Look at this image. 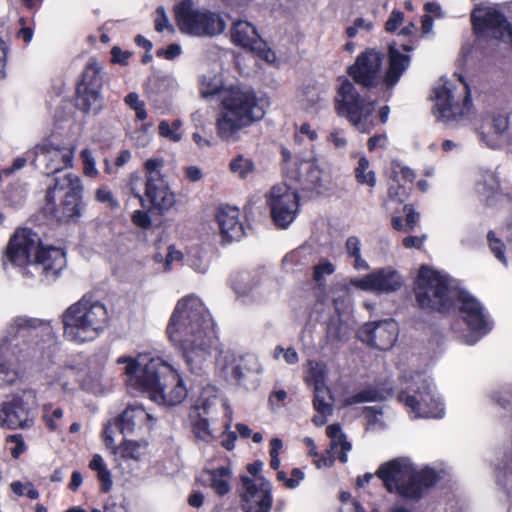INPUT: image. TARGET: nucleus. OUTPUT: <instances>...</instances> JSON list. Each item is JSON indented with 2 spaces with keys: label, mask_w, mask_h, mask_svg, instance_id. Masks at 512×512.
Here are the masks:
<instances>
[{
  "label": "nucleus",
  "mask_w": 512,
  "mask_h": 512,
  "mask_svg": "<svg viewBox=\"0 0 512 512\" xmlns=\"http://www.w3.org/2000/svg\"><path fill=\"white\" fill-rule=\"evenodd\" d=\"M298 187L287 183L274 185L266 194L274 223L280 228H287L296 218L299 210Z\"/></svg>",
  "instance_id": "dca6fc26"
},
{
  "label": "nucleus",
  "mask_w": 512,
  "mask_h": 512,
  "mask_svg": "<svg viewBox=\"0 0 512 512\" xmlns=\"http://www.w3.org/2000/svg\"><path fill=\"white\" fill-rule=\"evenodd\" d=\"M155 30L157 32H163L164 30L174 32V28L171 25L163 6H159L156 9Z\"/></svg>",
  "instance_id": "e2e57ef3"
},
{
  "label": "nucleus",
  "mask_w": 512,
  "mask_h": 512,
  "mask_svg": "<svg viewBox=\"0 0 512 512\" xmlns=\"http://www.w3.org/2000/svg\"><path fill=\"white\" fill-rule=\"evenodd\" d=\"M305 382L312 389L328 387L326 364L320 361L309 360L307 362Z\"/></svg>",
  "instance_id": "c9c22d12"
},
{
  "label": "nucleus",
  "mask_w": 512,
  "mask_h": 512,
  "mask_svg": "<svg viewBox=\"0 0 512 512\" xmlns=\"http://www.w3.org/2000/svg\"><path fill=\"white\" fill-rule=\"evenodd\" d=\"M127 187L130 193L140 201L142 207H145V198L142 194V179L138 173H132L129 176Z\"/></svg>",
  "instance_id": "5fc2aeb1"
},
{
  "label": "nucleus",
  "mask_w": 512,
  "mask_h": 512,
  "mask_svg": "<svg viewBox=\"0 0 512 512\" xmlns=\"http://www.w3.org/2000/svg\"><path fill=\"white\" fill-rule=\"evenodd\" d=\"M286 162L285 175L288 180H294L303 191L321 194L327 188L328 176L320 168L314 158L289 161V152L283 151Z\"/></svg>",
  "instance_id": "2eb2a0df"
},
{
  "label": "nucleus",
  "mask_w": 512,
  "mask_h": 512,
  "mask_svg": "<svg viewBox=\"0 0 512 512\" xmlns=\"http://www.w3.org/2000/svg\"><path fill=\"white\" fill-rule=\"evenodd\" d=\"M229 168L232 174L240 179H246L255 171V163L251 158L244 155H237L229 163Z\"/></svg>",
  "instance_id": "ea45409f"
},
{
  "label": "nucleus",
  "mask_w": 512,
  "mask_h": 512,
  "mask_svg": "<svg viewBox=\"0 0 512 512\" xmlns=\"http://www.w3.org/2000/svg\"><path fill=\"white\" fill-rule=\"evenodd\" d=\"M255 285V283L250 282L249 276L245 274L234 281L233 289L239 297H246L253 292Z\"/></svg>",
  "instance_id": "864d4df0"
},
{
  "label": "nucleus",
  "mask_w": 512,
  "mask_h": 512,
  "mask_svg": "<svg viewBox=\"0 0 512 512\" xmlns=\"http://www.w3.org/2000/svg\"><path fill=\"white\" fill-rule=\"evenodd\" d=\"M391 168L394 181H399L401 178L404 181L412 182L415 179V172L399 161H392Z\"/></svg>",
  "instance_id": "603ef678"
},
{
  "label": "nucleus",
  "mask_w": 512,
  "mask_h": 512,
  "mask_svg": "<svg viewBox=\"0 0 512 512\" xmlns=\"http://www.w3.org/2000/svg\"><path fill=\"white\" fill-rule=\"evenodd\" d=\"M475 193L488 206L495 205L502 197L512 199V188L500 185L496 172L484 170L475 183Z\"/></svg>",
  "instance_id": "bb28decb"
},
{
  "label": "nucleus",
  "mask_w": 512,
  "mask_h": 512,
  "mask_svg": "<svg viewBox=\"0 0 512 512\" xmlns=\"http://www.w3.org/2000/svg\"><path fill=\"white\" fill-rule=\"evenodd\" d=\"M30 393L11 395L0 402V426L6 429H24L33 424L28 400Z\"/></svg>",
  "instance_id": "aec40b11"
},
{
  "label": "nucleus",
  "mask_w": 512,
  "mask_h": 512,
  "mask_svg": "<svg viewBox=\"0 0 512 512\" xmlns=\"http://www.w3.org/2000/svg\"><path fill=\"white\" fill-rule=\"evenodd\" d=\"M35 153L45 164L47 174L59 176L63 169L73 166L75 146L68 143L46 140L36 146Z\"/></svg>",
  "instance_id": "6ab92c4d"
},
{
  "label": "nucleus",
  "mask_w": 512,
  "mask_h": 512,
  "mask_svg": "<svg viewBox=\"0 0 512 512\" xmlns=\"http://www.w3.org/2000/svg\"><path fill=\"white\" fill-rule=\"evenodd\" d=\"M416 301L420 308L439 312L458 309L459 317L467 326L468 332L461 340L476 344L493 328V322L482 304L470 293L461 289L456 280L447 274L422 266L414 287Z\"/></svg>",
  "instance_id": "f257e3e1"
},
{
  "label": "nucleus",
  "mask_w": 512,
  "mask_h": 512,
  "mask_svg": "<svg viewBox=\"0 0 512 512\" xmlns=\"http://www.w3.org/2000/svg\"><path fill=\"white\" fill-rule=\"evenodd\" d=\"M351 284L363 291L389 294L398 291L403 285L400 273L391 266L375 269L362 278L351 279Z\"/></svg>",
  "instance_id": "412c9836"
},
{
  "label": "nucleus",
  "mask_w": 512,
  "mask_h": 512,
  "mask_svg": "<svg viewBox=\"0 0 512 512\" xmlns=\"http://www.w3.org/2000/svg\"><path fill=\"white\" fill-rule=\"evenodd\" d=\"M147 449L145 440H125L113 452L123 459L139 460Z\"/></svg>",
  "instance_id": "58836bf2"
},
{
  "label": "nucleus",
  "mask_w": 512,
  "mask_h": 512,
  "mask_svg": "<svg viewBox=\"0 0 512 512\" xmlns=\"http://www.w3.org/2000/svg\"><path fill=\"white\" fill-rule=\"evenodd\" d=\"M83 162V171L86 176L96 177L98 170L96 168V161L89 149H83L80 153Z\"/></svg>",
  "instance_id": "4d7b16f0"
},
{
  "label": "nucleus",
  "mask_w": 512,
  "mask_h": 512,
  "mask_svg": "<svg viewBox=\"0 0 512 512\" xmlns=\"http://www.w3.org/2000/svg\"><path fill=\"white\" fill-rule=\"evenodd\" d=\"M145 171V203L150 208L164 214L170 211L176 204V195L172 191L168 179L163 174L165 160L162 157H152L144 164ZM147 204H145V207Z\"/></svg>",
  "instance_id": "f8f14e48"
},
{
  "label": "nucleus",
  "mask_w": 512,
  "mask_h": 512,
  "mask_svg": "<svg viewBox=\"0 0 512 512\" xmlns=\"http://www.w3.org/2000/svg\"><path fill=\"white\" fill-rule=\"evenodd\" d=\"M83 185L73 173L55 176L45 196L44 212L57 222L77 221L82 214Z\"/></svg>",
  "instance_id": "6e6552de"
},
{
  "label": "nucleus",
  "mask_w": 512,
  "mask_h": 512,
  "mask_svg": "<svg viewBox=\"0 0 512 512\" xmlns=\"http://www.w3.org/2000/svg\"><path fill=\"white\" fill-rule=\"evenodd\" d=\"M404 21V14L399 10H393L386 21L385 28L388 32L396 31Z\"/></svg>",
  "instance_id": "774afa93"
},
{
  "label": "nucleus",
  "mask_w": 512,
  "mask_h": 512,
  "mask_svg": "<svg viewBox=\"0 0 512 512\" xmlns=\"http://www.w3.org/2000/svg\"><path fill=\"white\" fill-rule=\"evenodd\" d=\"M496 478L497 483L506 490L507 496L512 497V459L497 470Z\"/></svg>",
  "instance_id": "8fccbe9b"
},
{
  "label": "nucleus",
  "mask_w": 512,
  "mask_h": 512,
  "mask_svg": "<svg viewBox=\"0 0 512 512\" xmlns=\"http://www.w3.org/2000/svg\"><path fill=\"white\" fill-rule=\"evenodd\" d=\"M512 398V386L511 385H504L501 388H499L497 391H495L492 395V399L497 403L499 406L506 409L511 401Z\"/></svg>",
  "instance_id": "bf43d9fd"
},
{
  "label": "nucleus",
  "mask_w": 512,
  "mask_h": 512,
  "mask_svg": "<svg viewBox=\"0 0 512 512\" xmlns=\"http://www.w3.org/2000/svg\"><path fill=\"white\" fill-rule=\"evenodd\" d=\"M124 102L136 113V117L139 120H145L147 118V111L145 109V103L140 100L139 94L136 92H130L124 98Z\"/></svg>",
  "instance_id": "3c124183"
},
{
  "label": "nucleus",
  "mask_w": 512,
  "mask_h": 512,
  "mask_svg": "<svg viewBox=\"0 0 512 512\" xmlns=\"http://www.w3.org/2000/svg\"><path fill=\"white\" fill-rule=\"evenodd\" d=\"M11 489L15 494L19 496L26 495L30 499H37L39 496L38 491L29 482H13L11 484Z\"/></svg>",
  "instance_id": "680f3d73"
},
{
  "label": "nucleus",
  "mask_w": 512,
  "mask_h": 512,
  "mask_svg": "<svg viewBox=\"0 0 512 512\" xmlns=\"http://www.w3.org/2000/svg\"><path fill=\"white\" fill-rule=\"evenodd\" d=\"M50 333V327L42 320L17 316L9 323L0 340V380L13 384L19 378L17 362L35 356L40 350L38 343L31 346L27 339L38 337L39 333Z\"/></svg>",
  "instance_id": "39448f33"
},
{
  "label": "nucleus",
  "mask_w": 512,
  "mask_h": 512,
  "mask_svg": "<svg viewBox=\"0 0 512 512\" xmlns=\"http://www.w3.org/2000/svg\"><path fill=\"white\" fill-rule=\"evenodd\" d=\"M313 392V406L315 410L320 414H332V404L327 400V398L330 399L329 387L315 388Z\"/></svg>",
  "instance_id": "c03bdc74"
},
{
  "label": "nucleus",
  "mask_w": 512,
  "mask_h": 512,
  "mask_svg": "<svg viewBox=\"0 0 512 512\" xmlns=\"http://www.w3.org/2000/svg\"><path fill=\"white\" fill-rule=\"evenodd\" d=\"M241 505L244 512H269L272 507V485L265 478L241 477Z\"/></svg>",
  "instance_id": "f3484780"
},
{
  "label": "nucleus",
  "mask_w": 512,
  "mask_h": 512,
  "mask_svg": "<svg viewBox=\"0 0 512 512\" xmlns=\"http://www.w3.org/2000/svg\"><path fill=\"white\" fill-rule=\"evenodd\" d=\"M217 366L223 374L230 376L240 385L244 384L249 376L259 375L264 370L256 354L246 353L237 356L230 350L220 352Z\"/></svg>",
  "instance_id": "a211bd4d"
},
{
  "label": "nucleus",
  "mask_w": 512,
  "mask_h": 512,
  "mask_svg": "<svg viewBox=\"0 0 512 512\" xmlns=\"http://www.w3.org/2000/svg\"><path fill=\"white\" fill-rule=\"evenodd\" d=\"M378 397V394L375 390H364L361 392H358L354 395L348 396L344 400V404L347 406L364 403V402H372L376 401Z\"/></svg>",
  "instance_id": "6e6d98bb"
},
{
  "label": "nucleus",
  "mask_w": 512,
  "mask_h": 512,
  "mask_svg": "<svg viewBox=\"0 0 512 512\" xmlns=\"http://www.w3.org/2000/svg\"><path fill=\"white\" fill-rule=\"evenodd\" d=\"M186 263L199 274H205L209 269V260L198 249L189 251L186 257Z\"/></svg>",
  "instance_id": "de8ad7c7"
},
{
  "label": "nucleus",
  "mask_w": 512,
  "mask_h": 512,
  "mask_svg": "<svg viewBox=\"0 0 512 512\" xmlns=\"http://www.w3.org/2000/svg\"><path fill=\"white\" fill-rule=\"evenodd\" d=\"M102 67L95 61H90L82 75V81L78 85V91L87 89H102Z\"/></svg>",
  "instance_id": "e433bc0d"
},
{
  "label": "nucleus",
  "mask_w": 512,
  "mask_h": 512,
  "mask_svg": "<svg viewBox=\"0 0 512 512\" xmlns=\"http://www.w3.org/2000/svg\"><path fill=\"white\" fill-rule=\"evenodd\" d=\"M95 198L98 202L106 204L111 209H117L120 206L113 193L106 187L98 188L95 193Z\"/></svg>",
  "instance_id": "052dcab7"
},
{
  "label": "nucleus",
  "mask_w": 512,
  "mask_h": 512,
  "mask_svg": "<svg viewBox=\"0 0 512 512\" xmlns=\"http://www.w3.org/2000/svg\"><path fill=\"white\" fill-rule=\"evenodd\" d=\"M216 220L223 238L228 241H238L244 236V226L238 208L229 205L220 207Z\"/></svg>",
  "instance_id": "cd10ccee"
},
{
  "label": "nucleus",
  "mask_w": 512,
  "mask_h": 512,
  "mask_svg": "<svg viewBox=\"0 0 512 512\" xmlns=\"http://www.w3.org/2000/svg\"><path fill=\"white\" fill-rule=\"evenodd\" d=\"M64 411L61 407H54L52 404H44L42 418L50 431H57L62 426Z\"/></svg>",
  "instance_id": "37998d69"
},
{
  "label": "nucleus",
  "mask_w": 512,
  "mask_h": 512,
  "mask_svg": "<svg viewBox=\"0 0 512 512\" xmlns=\"http://www.w3.org/2000/svg\"><path fill=\"white\" fill-rule=\"evenodd\" d=\"M231 470L229 467L222 466L212 471H208L205 475L204 481L212 488L219 496L226 495L231 490L230 485Z\"/></svg>",
  "instance_id": "473e14b6"
},
{
  "label": "nucleus",
  "mask_w": 512,
  "mask_h": 512,
  "mask_svg": "<svg viewBox=\"0 0 512 512\" xmlns=\"http://www.w3.org/2000/svg\"><path fill=\"white\" fill-rule=\"evenodd\" d=\"M116 363L123 366L122 375L128 389L147 393L159 405H178L187 396L181 375L160 357L141 353L136 357L120 356Z\"/></svg>",
  "instance_id": "7ed1b4c3"
},
{
  "label": "nucleus",
  "mask_w": 512,
  "mask_h": 512,
  "mask_svg": "<svg viewBox=\"0 0 512 512\" xmlns=\"http://www.w3.org/2000/svg\"><path fill=\"white\" fill-rule=\"evenodd\" d=\"M232 42L244 49L258 51L263 48L264 41L261 39L256 27L245 20H237L231 27Z\"/></svg>",
  "instance_id": "c85d7f7f"
},
{
  "label": "nucleus",
  "mask_w": 512,
  "mask_h": 512,
  "mask_svg": "<svg viewBox=\"0 0 512 512\" xmlns=\"http://www.w3.org/2000/svg\"><path fill=\"white\" fill-rule=\"evenodd\" d=\"M222 109L216 116V133L225 142H236L240 132L264 118L267 101L251 89L231 87L221 94Z\"/></svg>",
  "instance_id": "20e7f679"
},
{
  "label": "nucleus",
  "mask_w": 512,
  "mask_h": 512,
  "mask_svg": "<svg viewBox=\"0 0 512 512\" xmlns=\"http://www.w3.org/2000/svg\"><path fill=\"white\" fill-rule=\"evenodd\" d=\"M65 266L66 257L61 248L43 247L40 244L27 275L39 277L42 281H52L59 276Z\"/></svg>",
  "instance_id": "4be33fe9"
},
{
  "label": "nucleus",
  "mask_w": 512,
  "mask_h": 512,
  "mask_svg": "<svg viewBox=\"0 0 512 512\" xmlns=\"http://www.w3.org/2000/svg\"><path fill=\"white\" fill-rule=\"evenodd\" d=\"M361 338L371 346L380 349H390L399 334V327L393 319L367 323L361 329Z\"/></svg>",
  "instance_id": "b1692460"
},
{
  "label": "nucleus",
  "mask_w": 512,
  "mask_h": 512,
  "mask_svg": "<svg viewBox=\"0 0 512 512\" xmlns=\"http://www.w3.org/2000/svg\"><path fill=\"white\" fill-rule=\"evenodd\" d=\"M376 475L390 493L418 500L438 480L435 470L425 467L417 469L409 458L400 457L379 466Z\"/></svg>",
  "instance_id": "423d86ee"
},
{
  "label": "nucleus",
  "mask_w": 512,
  "mask_h": 512,
  "mask_svg": "<svg viewBox=\"0 0 512 512\" xmlns=\"http://www.w3.org/2000/svg\"><path fill=\"white\" fill-rule=\"evenodd\" d=\"M40 236L29 228H18L10 237L4 252L3 266L19 267L27 275L38 248Z\"/></svg>",
  "instance_id": "4468645a"
},
{
  "label": "nucleus",
  "mask_w": 512,
  "mask_h": 512,
  "mask_svg": "<svg viewBox=\"0 0 512 512\" xmlns=\"http://www.w3.org/2000/svg\"><path fill=\"white\" fill-rule=\"evenodd\" d=\"M339 114L345 116L349 122L361 133L370 132L374 120V101L362 97L356 91L354 85L345 80L339 87Z\"/></svg>",
  "instance_id": "ddd939ff"
},
{
  "label": "nucleus",
  "mask_w": 512,
  "mask_h": 512,
  "mask_svg": "<svg viewBox=\"0 0 512 512\" xmlns=\"http://www.w3.org/2000/svg\"><path fill=\"white\" fill-rule=\"evenodd\" d=\"M403 210L405 213V221H406L405 232H410L416 227V225L420 219V215H419V213L415 212V210L413 209V207L411 205H405Z\"/></svg>",
  "instance_id": "338daca9"
},
{
  "label": "nucleus",
  "mask_w": 512,
  "mask_h": 512,
  "mask_svg": "<svg viewBox=\"0 0 512 512\" xmlns=\"http://www.w3.org/2000/svg\"><path fill=\"white\" fill-rule=\"evenodd\" d=\"M193 429L195 436L203 441L209 442L215 437L209 429L208 421L204 418L196 421Z\"/></svg>",
  "instance_id": "0e129e2a"
},
{
  "label": "nucleus",
  "mask_w": 512,
  "mask_h": 512,
  "mask_svg": "<svg viewBox=\"0 0 512 512\" xmlns=\"http://www.w3.org/2000/svg\"><path fill=\"white\" fill-rule=\"evenodd\" d=\"M345 248L348 256L354 259L353 267L356 270H366L369 268L368 263L361 256V242L358 237H348Z\"/></svg>",
  "instance_id": "79ce46f5"
},
{
  "label": "nucleus",
  "mask_w": 512,
  "mask_h": 512,
  "mask_svg": "<svg viewBox=\"0 0 512 512\" xmlns=\"http://www.w3.org/2000/svg\"><path fill=\"white\" fill-rule=\"evenodd\" d=\"M327 436L330 438L329 465L338 458L345 463L348 460L347 453L351 450V444L346 440L339 424L329 425L326 429Z\"/></svg>",
  "instance_id": "7c9ffc66"
},
{
  "label": "nucleus",
  "mask_w": 512,
  "mask_h": 512,
  "mask_svg": "<svg viewBox=\"0 0 512 512\" xmlns=\"http://www.w3.org/2000/svg\"><path fill=\"white\" fill-rule=\"evenodd\" d=\"M355 178L358 183L367 185L370 188L376 185L375 172L370 168V162L365 156H361L355 168Z\"/></svg>",
  "instance_id": "a19ab883"
},
{
  "label": "nucleus",
  "mask_w": 512,
  "mask_h": 512,
  "mask_svg": "<svg viewBox=\"0 0 512 512\" xmlns=\"http://www.w3.org/2000/svg\"><path fill=\"white\" fill-rule=\"evenodd\" d=\"M77 105L86 113H97L102 106L101 89L77 90Z\"/></svg>",
  "instance_id": "4c0bfd02"
},
{
  "label": "nucleus",
  "mask_w": 512,
  "mask_h": 512,
  "mask_svg": "<svg viewBox=\"0 0 512 512\" xmlns=\"http://www.w3.org/2000/svg\"><path fill=\"white\" fill-rule=\"evenodd\" d=\"M434 101V115L443 123H462L474 115L471 90L462 77L456 82L441 79L434 88Z\"/></svg>",
  "instance_id": "9d476101"
},
{
  "label": "nucleus",
  "mask_w": 512,
  "mask_h": 512,
  "mask_svg": "<svg viewBox=\"0 0 512 512\" xmlns=\"http://www.w3.org/2000/svg\"><path fill=\"white\" fill-rule=\"evenodd\" d=\"M8 450L13 458H18L25 451V443L22 435H10L6 439Z\"/></svg>",
  "instance_id": "13d9d810"
},
{
  "label": "nucleus",
  "mask_w": 512,
  "mask_h": 512,
  "mask_svg": "<svg viewBox=\"0 0 512 512\" xmlns=\"http://www.w3.org/2000/svg\"><path fill=\"white\" fill-rule=\"evenodd\" d=\"M505 237L510 243L507 248L500 238H497L495 232L489 231L487 240L493 255L505 266H508L509 261H512V213L504 228Z\"/></svg>",
  "instance_id": "2f4dec72"
},
{
  "label": "nucleus",
  "mask_w": 512,
  "mask_h": 512,
  "mask_svg": "<svg viewBox=\"0 0 512 512\" xmlns=\"http://www.w3.org/2000/svg\"><path fill=\"white\" fill-rule=\"evenodd\" d=\"M167 333L181 347L191 373L201 374L211 355L215 331L210 313L199 297L188 295L177 302Z\"/></svg>",
  "instance_id": "f03ea898"
},
{
  "label": "nucleus",
  "mask_w": 512,
  "mask_h": 512,
  "mask_svg": "<svg viewBox=\"0 0 512 512\" xmlns=\"http://www.w3.org/2000/svg\"><path fill=\"white\" fill-rule=\"evenodd\" d=\"M121 424L120 417H117L113 422H109L103 431V441L106 447L113 451L117 448L115 442L116 436L121 434Z\"/></svg>",
  "instance_id": "09e8293b"
},
{
  "label": "nucleus",
  "mask_w": 512,
  "mask_h": 512,
  "mask_svg": "<svg viewBox=\"0 0 512 512\" xmlns=\"http://www.w3.org/2000/svg\"><path fill=\"white\" fill-rule=\"evenodd\" d=\"M179 31L191 37L213 38L222 34L226 24L222 16L193 0H182L174 7Z\"/></svg>",
  "instance_id": "9b49d317"
},
{
  "label": "nucleus",
  "mask_w": 512,
  "mask_h": 512,
  "mask_svg": "<svg viewBox=\"0 0 512 512\" xmlns=\"http://www.w3.org/2000/svg\"><path fill=\"white\" fill-rule=\"evenodd\" d=\"M409 64L410 56L401 53L396 44H391L389 46V67L384 77L387 87H393L398 83Z\"/></svg>",
  "instance_id": "c756f323"
},
{
  "label": "nucleus",
  "mask_w": 512,
  "mask_h": 512,
  "mask_svg": "<svg viewBox=\"0 0 512 512\" xmlns=\"http://www.w3.org/2000/svg\"><path fill=\"white\" fill-rule=\"evenodd\" d=\"M281 354L283 355V358L287 364L294 365L299 361L298 353L294 348L290 347L284 349L281 346H276L274 349V357L279 358Z\"/></svg>",
  "instance_id": "69168bd1"
},
{
  "label": "nucleus",
  "mask_w": 512,
  "mask_h": 512,
  "mask_svg": "<svg viewBox=\"0 0 512 512\" xmlns=\"http://www.w3.org/2000/svg\"><path fill=\"white\" fill-rule=\"evenodd\" d=\"M119 417L125 437L148 433L156 423V418L140 404L129 405Z\"/></svg>",
  "instance_id": "a878e982"
},
{
  "label": "nucleus",
  "mask_w": 512,
  "mask_h": 512,
  "mask_svg": "<svg viewBox=\"0 0 512 512\" xmlns=\"http://www.w3.org/2000/svg\"><path fill=\"white\" fill-rule=\"evenodd\" d=\"M79 375L75 366H58L45 372L46 393L50 398L62 399L74 390Z\"/></svg>",
  "instance_id": "393cba45"
},
{
  "label": "nucleus",
  "mask_w": 512,
  "mask_h": 512,
  "mask_svg": "<svg viewBox=\"0 0 512 512\" xmlns=\"http://www.w3.org/2000/svg\"><path fill=\"white\" fill-rule=\"evenodd\" d=\"M383 55L375 49H368L358 55L349 68V74L356 83L365 87L374 86L380 77Z\"/></svg>",
  "instance_id": "5701e85b"
},
{
  "label": "nucleus",
  "mask_w": 512,
  "mask_h": 512,
  "mask_svg": "<svg viewBox=\"0 0 512 512\" xmlns=\"http://www.w3.org/2000/svg\"><path fill=\"white\" fill-rule=\"evenodd\" d=\"M218 404H221L226 409L228 408L227 400L222 396L220 390L213 386H207L202 390L197 399L195 408L198 411H202L203 414H208Z\"/></svg>",
  "instance_id": "72a5a7b5"
},
{
  "label": "nucleus",
  "mask_w": 512,
  "mask_h": 512,
  "mask_svg": "<svg viewBox=\"0 0 512 512\" xmlns=\"http://www.w3.org/2000/svg\"><path fill=\"white\" fill-rule=\"evenodd\" d=\"M109 314L106 306L91 296H83L62 314L64 338L75 344L97 339L106 329Z\"/></svg>",
  "instance_id": "0eeeda50"
},
{
  "label": "nucleus",
  "mask_w": 512,
  "mask_h": 512,
  "mask_svg": "<svg viewBox=\"0 0 512 512\" xmlns=\"http://www.w3.org/2000/svg\"><path fill=\"white\" fill-rule=\"evenodd\" d=\"M223 81L220 76L205 75L200 81V93L203 97L207 98L218 93H221Z\"/></svg>",
  "instance_id": "a18cd8bd"
},
{
  "label": "nucleus",
  "mask_w": 512,
  "mask_h": 512,
  "mask_svg": "<svg viewBox=\"0 0 512 512\" xmlns=\"http://www.w3.org/2000/svg\"><path fill=\"white\" fill-rule=\"evenodd\" d=\"M509 118L505 114H497L492 119V128L494 134L488 135L485 133L481 134V139L490 148H499L502 144V135L508 130Z\"/></svg>",
  "instance_id": "f704fd0d"
},
{
  "label": "nucleus",
  "mask_w": 512,
  "mask_h": 512,
  "mask_svg": "<svg viewBox=\"0 0 512 512\" xmlns=\"http://www.w3.org/2000/svg\"><path fill=\"white\" fill-rule=\"evenodd\" d=\"M182 127V122L178 119L174 120L172 123H169L166 120H162L159 123L158 129L159 134L169 139L173 142H179L182 139V133L180 132V128Z\"/></svg>",
  "instance_id": "49530a36"
},
{
  "label": "nucleus",
  "mask_w": 512,
  "mask_h": 512,
  "mask_svg": "<svg viewBox=\"0 0 512 512\" xmlns=\"http://www.w3.org/2000/svg\"><path fill=\"white\" fill-rule=\"evenodd\" d=\"M412 418H442L444 406L429 376L412 372L401 380L398 395Z\"/></svg>",
  "instance_id": "1a4fd4ad"
}]
</instances>
